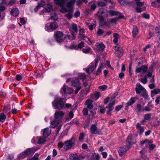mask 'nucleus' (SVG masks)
<instances>
[{
    "mask_svg": "<svg viewBox=\"0 0 160 160\" xmlns=\"http://www.w3.org/2000/svg\"><path fill=\"white\" fill-rule=\"evenodd\" d=\"M61 7V9L60 11L61 12L63 13H66L65 15V17L67 18L68 19H71L72 17L73 13L74 10V5H72L71 6L69 7L68 5H66L67 8L64 7L65 5H63L62 4L59 5Z\"/></svg>",
    "mask_w": 160,
    "mask_h": 160,
    "instance_id": "obj_1",
    "label": "nucleus"
},
{
    "mask_svg": "<svg viewBox=\"0 0 160 160\" xmlns=\"http://www.w3.org/2000/svg\"><path fill=\"white\" fill-rule=\"evenodd\" d=\"M63 99L64 98H61L59 97H56L52 102L53 108L58 110L62 109L64 107V103L62 101Z\"/></svg>",
    "mask_w": 160,
    "mask_h": 160,
    "instance_id": "obj_2",
    "label": "nucleus"
},
{
    "mask_svg": "<svg viewBox=\"0 0 160 160\" xmlns=\"http://www.w3.org/2000/svg\"><path fill=\"white\" fill-rule=\"evenodd\" d=\"M39 149V148L38 147L28 148L24 152L20 153L18 157V158L19 159L23 158L28 155L33 153Z\"/></svg>",
    "mask_w": 160,
    "mask_h": 160,
    "instance_id": "obj_3",
    "label": "nucleus"
},
{
    "mask_svg": "<svg viewBox=\"0 0 160 160\" xmlns=\"http://www.w3.org/2000/svg\"><path fill=\"white\" fill-rule=\"evenodd\" d=\"M73 91V89L65 84H64L60 90V92L62 96L66 98L68 94H72Z\"/></svg>",
    "mask_w": 160,
    "mask_h": 160,
    "instance_id": "obj_4",
    "label": "nucleus"
},
{
    "mask_svg": "<svg viewBox=\"0 0 160 160\" xmlns=\"http://www.w3.org/2000/svg\"><path fill=\"white\" fill-rule=\"evenodd\" d=\"M41 7H44V8L48 12H50L52 10V6L50 4H45V2L42 1L34 9L35 12H37L38 10L40 9Z\"/></svg>",
    "mask_w": 160,
    "mask_h": 160,
    "instance_id": "obj_5",
    "label": "nucleus"
},
{
    "mask_svg": "<svg viewBox=\"0 0 160 160\" xmlns=\"http://www.w3.org/2000/svg\"><path fill=\"white\" fill-rule=\"evenodd\" d=\"M58 27L57 23L56 22H53L46 24L45 27V29L47 31L50 32L55 30Z\"/></svg>",
    "mask_w": 160,
    "mask_h": 160,
    "instance_id": "obj_6",
    "label": "nucleus"
},
{
    "mask_svg": "<svg viewBox=\"0 0 160 160\" xmlns=\"http://www.w3.org/2000/svg\"><path fill=\"white\" fill-rule=\"evenodd\" d=\"M76 0H54V2L56 4L59 5L62 4L63 5H68V6L70 7L74 5Z\"/></svg>",
    "mask_w": 160,
    "mask_h": 160,
    "instance_id": "obj_7",
    "label": "nucleus"
},
{
    "mask_svg": "<svg viewBox=\"0 0 160 160\" xmlns=\"http://www.w3.org/2000/svg\"><path fill=\"white\" fill-rule=\"evenodd\" d=\"M75 141V139L72 138L69 140L65 141L64 142V146L63 148V150L64 151H66L71 148L73 146Z\"/></svg>",
    "mask_w": 160,
    "mask_h": 160,
    "instance_id": "obj_8",
    "label": "nucleus"
},
{
    "mask_svg": "<svg viewBox=\"0 0 160 160\" xmlns=\"http://www.w3.org/2000/svg\"><path fill=\"white\" fill-rule=\"evenodd\" d=\"M135 89L137 94L140 93L141 92V91H142L143 92V97L146 98H148V96L146 93V90L140 83H137Z\"/></svg>",
    "mask_w": 160,
    "mask_h": 160,
    "instance_id": "obj_9",
    "label": "nucleus"
},
{
    "mask_svg": "<svg viewBox=\"0 0 160 160\" xmlns=\"http://www.w3.org/2000/svg\"><path fill=\"white\" fill-rule=\"evenodd\" d=\"M95 63H91L88 68L86 69V72L88 73L92 72L97 67V65L98 62V58H96L95 60Z\"/></svg>",
    "mask_w": 160,
    "mask_h": 160,
    "instance_id": "obj_10",
    "label": "nucleus"
},
{
    "mask_svg": "<svg viewBox=\"0 0 160 160\" xmlns=\"http://www.w3.org/2000/svg\"><path fill=\"white\" fill-rule=\"evenodd\" d=\"M72 84L73 86L76 87L75 90V93L77 94L81 88V87L80 85V82L79 79L77 78L75 80H72Z\"/></svg>",
    "mask_w": 160,
    "mask_h": 160,
    "instance_id": "obj_11",
    "label": "nucleus"
},
{
    "mask_svg": "<svg viewBox=\"0 0 160 160\" xmlns=\"http://www.w3.org/2000/svg\"><path fill=\"white\" fill-rule=\"evenodd\" d=\"M54 35L55 39L57 42L60 43L63 41V34L62 32L60 31L55 32Z\"/></svg>",
    "mask_w": 160,
    "mask_h": 160,
    "instance_id": "obj_12",
    "label": "nucleus"
},
{
    "mask_svg": "<svg viewBox=\"0 0 160 160\" xmlns=\"http://www.w3.org/2000/svg\"><path fill=\"white\" fill-rule=\"evenodd\" d=\"M64 112L62 111H59L56 112L54 113V118L57 121L61 122L62 119Z\"/></svg>",
    "mask_w": 160,
    "mask_h": 160,
    "instance_id": "obj_13",
    "label": "nucleus"
},
{
    "mask_svg": "<svg viewBox=\"0 0 160 160\" xmlns=\"http://www.w3.org/2000/svg\"><path fill=\"white\" fill-rule=\"evenodd\" d=\"M85 31L83 28H81L80 29L79 31V36L78 37V38H80L81 39H83L85 40L86 42H88V41H89L90 43H91V40L87 38L85 35L84 34Z\"/></svg>",
    "mask_w": 160,
    "mask_h": 160,
    "instance_id": "obj_14",
    "label": "nucleus"
},
{
    "mask_svg": "<svg viewBox=\"0 0 160 160\" xmlns=\"http://www.w3.org/2000/svg\"><path fill=\"white\" fill-rule=\"evenodd\" d=\"M51 131V128L48 127L41 130V132L43 136L47 138L50 135Z\"/></svg>",
    "mask_w": 160,
    "mask_h": 160,
    "instance_id": "obj_15",
    "label": "nucleus"
},
{
    "mask_svg": "<svg viewBox=\"0 0 160 160\" xmlns=\"http://www.w3.org/2000/svg\"><path fill=\"white\" fill-rule=\"evenodd\" d=\"M68 28L69 31L72 33L74 34V33L77 32H78L77 26L75 23H72L69 25Z\"/></svg>",
    "mask_w": 160,
    "mask_h": 160,
    "instance_id": "obj_16",
    "label": "nucleus"
},
{
    "mask_svg": "<svg viewBox=\"0 0 160 160\" xmlns=\"http://www.w3.org/2000/svg\"><path fill=\"white\" fill-rule=\"evenodd\" d=\"M115 53L117 55L118 57H121L123 52L122 47L119 46H116L115 47Z\"/></svg>",
    "mask_w": 160,
    "mask_h": 160,
    "instance_id": "obj_17",
    "label": "nucleus"
},
{
    "mask_svg": "<svg viewBox=\"0 0 160 160\" xmlns=\"http://www.w3.org/2000/svg\"><path fill=\"white\" fill-rule=\"evenodd\" d=\"M115 104V102L114 101H112L111 103H109L107 105L106 108L108 109V111L107 112V114L108 115L111 114V111L113 109V106Z\"/></svg>",
    "mask_w": 160,
    "mask_h": 160,
    "instance_id": "obj_18",
    "label": "nucleus"
},
{
    "mask_svg": "<svg viewBox=\"0 0 160 160\" xmlns=\"http://www.w3.org/2000/svg\"><path fill=\"white\" fill-rule=\"evenodd\" d=\"M129 149V147L128 146H125L121 148L118 150V153L120 156H122Z\"/></svg>",
    "mask_w": 160,
    "mask_h": 160,
    "instance_id": "obj_19",
    "label": "nucleus"
},
{
    "mask_svg": "<svg viewBox=\"0 0 160 160\" xmlns=\"http://www.w3.org/2000/svg\"><path fill=\"white\" fill-rule=\"evenodd\" d=\"M90 131L92 133L94 134H98L99 133L96 125L94 124L92 125L90 128Z\"/></svg>",
    "mask_w": 160,
    "mask_h": 160,
    "instance_id": "obj_20",
    "label": "nucleus"
},
{
    "mask_svg": "<svg viewBox=\"0 0 160 160\" xmlns=\"http://www.w3.org/2000/svg\"><path fill=\"white\" fill-rule=\"evenodd\" d=\"M136 128L138 130V132L140 134H142L144 132V128L143 127L141 126V124L138 123L136 124Z\"/></svg>",
    "mask_w": 160,
    "mask_h": 160,
    "instance_id": "obj_21",
    "label": "nucleus"
},
{
    "mask_svg": "<svg viewBox=\"0 0 160 160\" xmlns=\"http://www.w3.org/2000/svg\"><path fill=\"white\" fill-rule=\"evenodd\" d=\"M109 14L112 16H118L120 18H123L124 17L123 16L119 13L118 12L115 11L111 10L109 12Z\"/></svg>",
    "mask_w": 160,
    "mask_h": 160,
    "instance_id": "obj_22",
    "label": "nucleus"
},
{
    "mask_svg": "<svg viewBox=\"0 0 160 160\" xmlns=\"http://www.w3.org/2000/svg\"><path fill=\"white\" fill-rule=\"evenodd\" d=\"M95 46L96 47V49L97 51H100L102 50L105 48V46L102 42L96 43Z\"/></svg>",
    "mask_w": 160,
    "mask_h": 160,
    "instance_id": "obj_23",
    "label": "nucleus"
},
{
    "mask_svg": "<svg viewBox=\"0 0 160 160\" xmlns=\"http://www.w3.org/2000/svg\"><path fill=\"white\" fill-rule=\"evenodd\" d=\"M147 66H143L140 68H137L136 69V72L137 73H139L142 71L143 73H145L147 71Z\"/></svg>",
    "mask_w": 160,
    "mask_h": 160,
    "instance_id": "obj_24",
    "label": "nucleus"
},
{
    "mask_svg": "<svg viewBox=\"0 0 160 160\" xmlns=\"http://www.w3.org/2000/svg\"><path fill=\"white\" fill-rule=\"evenodd\" d=\"M85 105L89 109H91L93 107V105L92 104V101L89 99H88L86 101L85 103Z\"/></svg>",
    "mask_w": 160,
    "mask_h": 160,
    "instance_id": "obj_25",
    "label": "nucleus"
},
{
    "mask_svg": "<svg viewBox=\"0 0 160 160\" xmlns=\"http://www.w3.org/2000/svg\"><path fill=\"white\" fill-rule=\"evenodd\" d=\"M118 18H115L111 19L110 20L108 21L106 23V24L108 26L110 27V26L111 24L113 23H115L116 22L118 21Z\"/></svg>",
    "mask_w": 160,
    "mask_h": 160,
    "instance_id": "obj_26",
    "label": "nucleus"
},
{
    "mask_svg": "<svg viewBox=\"0 0 160 160\" xmlns=\"http://www.w3.org/2000/svg\"><path fill=\"white\" fill-rule=\"evenodd\" d=\"M104 11L103 10H100L97 13V15L99 17L100 19L102 20L103 18L104 13Z\"/></svg>",
    "mask_w": 160,
    "mask_h": 160,
    "instance_id": "obj_27",
    "label": "nucleus"
},
{
    "mask_svg": "<svg viewBox=\"0 0 160 160\" xmlns=\"http://www.w3.org/2000/svg\"><path fill=\"white\" fill-rule=\"evenodd\" d=\"M88 4L89 5H91L90 9L92 10H94L97 7V3L95 1L90 2Z\"/></svg>",
    "mask_w": 160,
    "mask_h": 160,
    "instance_id": "obj_28",
    "label": "nucleus"
},
{
    "mask_svg": "<svg viewBox=\"0 0 160 160\" xmlns=\"http://www.w3.org/2000/svg\"><path fill=\"white\" fill-rule=\"evenodd\" d=\"M46 137L43 136L38 137V144H40L44 143L46 141Z\"/></svg>",
    "mask_w": 160,
    "mask_h": 160,
    "instance_id": "obj_29",
    "label": "nucleus"
},
{
    "mask_svg": "<svg viewBox=\"0 0 160 160\" xmlns=\"http://www.w3.org/2000/svg\"><path fill=\"white\" fill-rule=\"evenodd\" d=\"M113 42L116 45H118V39L119 38V34L117 33H114L113 34Z\"/></svg>",
    "mask_w": 160,
    "mask_h": 160,
    "instance_id": "obj_30",
    "label": "nucleus"
},
{
    "mask_svg": "<svg viewBox=\"0 0 160 160\" xmlns=\"http://www.w3.org/2000/svg\"><path fill=\"white\" fill-rule=\"evenodd\" d=\"M11 13L12 16L16 17L18 16L19 14V11L17 8H15L13 9L11 11Z\"/></svg>",
    "mask_w": 160,
    "mask_h": 160,
    "instance_id": "obj_31",
    "label": "nucleus"
},
{
    "mask_svg": "<svg viewBox=\"0 0 160 160\" xmlns=\"http://www.w3.org/2000/svg\"><path fill=\"white\" fill-rule=\"evenodd\" d=\"M160 92V89H154L151 91V96L152 98L155 94L159 93Z\"/></svg>",
    "mask_w": 160,
    "mask_h": 160,
    "instance_id": "obj_32",
    "label": "nucleus"
},
{
    "mask_svg": "<svg viewBox=\"0 0 160 160\" xmlns=\"http://www.w3.org/2000/svg\"><path fill=\"white\" fill-rule=\"evenodd\" d=\"M76 38V37L74 35V34L72 33V36L70 35H66L65 37V39H68L70 40H74Z\"/></svg>",
    "mask_w": 160,
    "mask_h": 160,
    "instance_id": "obj_33",
    "label": "nucleus"
},
{
    "mask_svg": "<svg viewBox=\"0 0 160 160\" xmlns=\"http://www.w3.org/2000/svg\"><path fill=\"white\" fill-rule=\"evenodd\" d=\"M138 30L137 27L136 26L133 27L132 31V36L135 37L138 34Z\"/></svg>",
    "mask_w": 160,
    "mask_h": 160,
    "instance_id": "obj_34",
    "label": "nucleus"
},
{
    "mask_svg": "<svg viewBox=\"0 0 160 160\" xmlns=\"http://www.w3.org/2000/svg\"><path fill=\"white\" fill-rule=\"evenodd\" d=\"M78 158V155L75 154H71L69 155V159L70 160H76Z\"/></svg>",
    "mask_w": 160,
    "mask_h": 160,
    "instance_id": "obj_35",
    "label": "nucleus"
},
{
    "mask_svg": "<svg viewBox=\"0 0 160 160\" xmlns=\"http://www.w3.org/2000/svg\"><path fill=\"white\" fill-rule=\"evenodd\" d=\"M92 157L91 160H99L100 158L99 155L95 153L92 154Z\"/></svg>",
    "mask_w": 160,
    "mask_h": 160,
    "instance_id": "obj_36",
    "label": "nucleus"
},
{
    "mask_svg": "<svg viewBox=\"0 0 160 160\" xmlns=\"http://www.w3.org/2000/svg\"><path fill=\"white\" fill-rule=\"evenodd\" d=\"M91 48L88 47L87 46L83 48L82 51L83 53H88L91 51Z\"/></svg>",
    "mask_w": 160,
    "mask_h": 160,
    "instance_id": "obj_37",
    "label": "nucleus"
},
{
    "mask_svg": "<svg viewBox=\"0 0 160 160\" xmlns=\"http://www.w3.org/2000/svg\"><path fill=\"white\" fill-rule=\"evenodd\" d=\"M136 98H131L129 101L127 103L128 106H130L133 104L135 102Z\"/></svg>",
    "mask_w": 160,
    "mask_h": 160,
    "instance_id": "obj_38",
    "label": "nucleus"
},
{
    "mask_svg": "<svg viewBox=\"0 0 160 160\" xmlns=\"http://www.w3.org/2000/svg\"><path fill=\"white\" fill-rule=\"evenodd\" d=\"M100 96L99 93L97 92L95 94L92 95L91 96V98L94 100H97Z\"/></svg>",
    "mask_w": 160,
    "mask_h": 160,
    "instance_id": "obj_39",
    "label": "nucleus"
},
{
    "mask_svg": "<svg viewBox=\"0 0 160 160\" xmlns=\"http://www.w3.org/2000/svg\"><path fill=\"white\" fill-rule=\"evenodd\" d=\"M60 122V121H57L55 119V120L51 122V125L52 127L54 128L57 126Z\"/></svg>",
    "mask_w": 160,
    "mask_h": 160,
    "instance_id": "obj_40",
    "label": "nucleus"
},
{
    "mask_svg": "<svg viewBox=\"0 0 160 160\" xmlns=\"http://www.w3.org/2000/svg\"><path fill=\"white\" fill-rule=\"evenodd\" d=\"M73 117V111H71L68 114V117L66 118V120L68 121L71 119Z\"/></svg>",
    "mask_w": 160,
    "mask_h": 160,
    "instance_id": "obj_41",
    "label": "nucleus"
},
{
    "mask_svg": "<svg viewBox=\"0 0 160 160\" xmlns=\"http://www.w3.org/2000/svg\"><path fill=\"white\" fill-rule=\"evenodd\" d=\"M51 18L54 20H57L58 19V16L56 13L55 12L51 13Z\"/></svg>",
    "mask_w": 160,
    "mask_h": 160,
    "instance_id": "obj_42",
    "label": "nucleus"
},
{
    "mask_svg": "<svg viewBox=\"0 0 160 160\" xmlns=\"http://www.w3.org/2000/svg\"><path fill=\"white\" fill-rule=\"evenodd\" d=\"M6 118L5 115L3 113L0 114V121L2 122H4Z\"/></svg>",
    "mask_w": 160,
    "mask_h": 160,
    "instance_id": "obj_43",
    "label": "nucleus"
},
{
    "mask_svg": "<svg viewBox=\"0 0 160 160\" xmlns=\"http://www.w3.org/2000/svg\"><path fill=\"white\" fill-rule=\"evenodd\" d=\"M89 92V90L88 88H86L84 90L81 91V94H82L83 95H86Z\"/></svg>",
    "mask_w": 160,
    "mask_h": 160,
    "instance_id": "obj_44",
    "label": "nucleus"
},
{
    "mask_svg": "<svg viewBox=\"0 0 160 160\" xmlns=\"http://www.w3.org/2000/svg\"><path fill=\"white\" fill-rule=\"evenodd\" d=\"M78 77L79 78L82 79V80H84L86 78L85 74L82 73H79L78 74Z\"/></svg>",
    "mask_w": 160,
    "mask_h": 160,
    "instance_id": "obj_45",
    "label": "nucleus"
},
{
    "mask_svg": "<svg viewBox=\"0 0 160 160\" xmlns=\"http://www.w3.org/2000/svg\"><path fill=\"white\" fill-rule=\"evenodd\" d=\"M151 6L154 7H159L160 6V3H158L157 1L153 2L151 3Z\"/></svg>",
    "mask_w": 160,
    "mask_h": 160,
    "instance_id": "obj_46",
    "label": "nucleus"
},
{
    "mask_svg": "<svg viewBox=\"0 0 160 160\" xmlns=\"http://www.w3.org/2000/svg\"><path fill=\"white\" fill-rule=\"evenodd\" d=\"M38 137H34L31 140L32 143H38Z\"/></svg>",
    "mask_w": 160,
    "mask_h": 160,
    "instance_id": "obj_47",
    "label": "nucleus"
},
{
    "mask_svg": "<svg viewBox=\"0 0 160 160\" xmlns=\"http://www.w3.org/2000/svg\"><path fill=\"white\" fill-rule=\"evenodd\" d=\"M84 46V43L83 42H81L77 46V50H79L82 48Z\"/></svg>",
    "mask_w": 160,
    "mask_h": 160,
    "instance_id": "obj_48",
    "label": "nucleus"
},
{
    "mask_svg": "<svg viewBox=\"0 0 160 160\" xmlns=\"http://www.w3.org/2000/svg\"><path fill=\"white\" fill-rule=\"evenodd\" d=\"M151 114L150 113L145 114L144 116V119L146 120L149 119L151 118Z\"/></svg>",
    "mask_w": 160,
    "mask_h": 160,
    "instance_id": "obj_49",
    "label": "nucleus"
},
{
    "mask_svg": "<svg viewBox=\"0 0 160 160\" xmlns=\"http://www.w3.org/2000/svg\"><path fill=\"white\" fill-rule=\"evenodd\" d=\"M39 155L38 154H36L32 158L31 160H39L38 157Z\"/></svg>",
    "mask_w": 160,
    "mask_h": 160,
    "instance_id": "obj_50",
    "label": "nucleus"
},
{
    "mask_svg": "<svg viewBox=\"0 0 160 160\" xmlns=\"http://www.w3.org/2000/svg\"><path fill=\"white\" fill-rule=\"evenodd\" d=\"M98 5L99 6L103 7L106 5V3L104 2L99 1L98 2Z\"/></svg>",
    "mask_w": 160,
    "mask_h": 160,
    "instance_id": "obj_51",
    "label": "nucleus"
},
{
    "mask_svg": "<svg viewBox=\"0 0 160 160\" xmlns=\"http://www.w3.org/2000/svg\"><path fill=\"white\" fill-rule=\"evenodd\" d=\"M141 82L144 84H146L147 81V76H145L143 78L141 79Z\"/></svg>",
    "mask_w": 160,
    "mask_h": 160,
    "instance_id": "obj_52",
    "label": "nucleus"
},
{
    "mask_svg": "<svg viewBox=\"0 0 160 160\" xmlns=\"http://www.w3.org/2000/svg\"><path fill=\"white\" fill-rule=\"evenodd\" d=\"M140 153L142 154L141 156V158H143L144 159H146L147 158V156L144 155V152L143 151H141L140 152Z\"/></svg>",
    "mask_w": 160,
    "mask_h": 160,
    "instance_id": "obj_53",
    "label": "nucleus"
},
{
    "mask_svg": "<svg viewBox=\"0 0 160 160\" xmlns=\"http://www.w3.org/2000/svg\"><path fill=\"white\" fill-rule=\"evenodd\" d=\"M102 64L100 67L98 69L96 73V75H98L101 72L102 69Z\"/></svg>",
    "mask_w": 160,
    "mask_h": 160,
    "instance_id": "obj_54",
    "label": "nucleus"
},
{
    "mask_svg": "<svg viewBox=\"0 0 160 160\" xmlns=\"http://www.w3.org/2000/svg\"><path fill=\"white\" fill-rule=\"evenodd\" d=\"M107 88V86L106 85H103L99 87V88L102 91H104Z\"/></svg>",
    "mask_w": 160,
    "mask_h": 160,
    "instance_id": "obj_55",
    "label": "nucleus"
},
{
    "mask_svg": "<svg viewBox=\"0 0 160 160\" xmlns=\"http://www.w3.org/2000/svg\"><path fill=\"white\" fill-rule=\"evenodd\" d=\"M99 109L100 110V112L101 113H104L105 112V108H102L101 106H100L99 107Z\"/></svg>",
    "mask_w": 160,
    "mask_h": 160,
    "instance_id": "obj_56",
    "label": "nucleus"
},
{
    "mask_svg": "<svg viewBox=\"0 0 160 160\" xmlns=\"http://www.w3.org/2000/svg\"><path fill=\"white\" fill-rule=\"evenodd\" d=\"M58 146L59 148H62V147L63 148V147L64 146V143H63L61 142H59L58 144Z\"/></svg>",
    "mask_w": 160,
    "mask_h": 160,
    "instance_id": "obj_57",
    "label": "nucleus"
},
{
    "mask_svg": "<svg viewBox=\"0 0 160 160\" xmlns=\"http://www.w3.org/2000/svg\"><path fill=\"white\" fill-rule=\"evenodd\" d=\"M156 33L157 38L160 40V29H159L157 30Z\"/></svg>",
    "mask_w": 160,
    "mask_h": 160,
    "instance_id": "obj_58",
    "label": "nucleus"
},
{
    "mask_svg": "<svg viewBox=\"0 0 160 160\" xmlns=\"http://www.w3.org/2000/svg\"><path fill=\"white\" fill-rule=\"evenodd\" d=\"M103 31L101 29H99L97 32V34L98 36L101 35L103 33Z\"/></svg>",
    "mask_w": 160,
    "mask_h": 160,
    "instance_id": "obj_59",
    "label": "nucleus"
},
{
    "mask_svg": "<svg viewBox=\"0 0 160 160\" xmlns=\"http://www.w3.org/2000/svg\"><path fill=\"white\" fill-rule=\"evenodd\" d=\"M70 48L71 49H75L77 50V46L75 45L72 44L70 46Z\"/></svg>",
    "mask_w": 160,
    "mask_h": 160,
    "instance_id": "obj_60",
    "label": "nucleus"
},
{
    "mask_svg": "<svg viewBox=\"0 0 160 160\" xmlns=\"http://www.w3.org/2000/svg\"><path fill=\"white\" fill-rule=\"evenodd\" d=\"M122 106V105H118L116 106L115 108V110L117 111H118L120 110Z\"/></svg>",
    "mask_w": 160,
    "mask_h": 160,
    "instance_id": "obj_61",
    "label": "nucleus"
},
{
    "mask_svg": "<svg viewBox=\"0 0 160 160\" xmlns=\"http://www.w3.org/2000/svg\"><path fill=\"white\" fill-rule=\"evenodd\" d=\"M22 78L21 76L20 75H17L16 76V78L18 81L20 80Z\"/></svg>",
    "mask_w": 160,
    "mask_h": 160,
    "instance_id": "obj_62",
    "label": "nucleus"
},
{
    "mask_svg": "<svg viewBox=\"0 0 160 160\" xmlns=\"http://www.w3.org/2000/svg\"><path fill=\"white\" fill-rule=\"evenodd\" d=\"M64 106L67 108H70L72 107V105L69 103H66L64 104Z\"/></svg>",
    "mask_w": 160,
    "mask_h": 160,
    "instance_id": "obj_63",
    "label": "nucleus"
},
{
    "mask_svg": "<svg viewBox=\"0 0 160 160\" xmlns=\"http://www.w3.org/2000/svg\"><path fill=\"white\" fill-rule=\"evenodd\" d=\"M83 113L84 115H87L88 113V110L87 108H84L83 111Z\"/></svg>",
    "mask_w": 160,
    "mask_h": 160,
    "instance_id": "obj_64",
    "label": "nucleus"
}]
</instances>
